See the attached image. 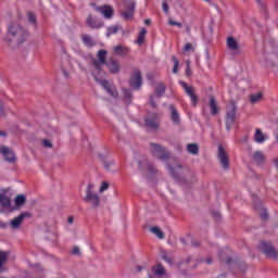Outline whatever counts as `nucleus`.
<instances>
[{
    "label": "nucleus",
    "instance_id": "20e7f679",
    "mask_svg": "<svg viewBox=\"0 0 278 278\" xmlns=\"http://www.w3.org/2000/svg\"><path fill=\"white\" fill-rule=\"evenodd\" d=\"M93 190H94V185L89 184L86 190L85 201L86 203H89V205L93 207H99L101 203V199L99 198V194L93 192Z\"/></svg>",
    "mask_w": 278,
    "mask_h": 278
},
{
    "label": "nucleus",
    "instance_id": "3c124183",
    "mask_svg": "<svg viewBox=\"0 0 278 278\" xmlns=\"http://www.w3.org/2000/svg\"><path fill=\"white\" fill-rule=\"evenodd\" d=\"M168 25L176 26V25H177V22L174 21V20H169V21H168Z\"/></svg>",
    "mask_w": 278,
    "mask_h": 278
},
{
    "label": "nucleus",
    "instance_id": "4c0bfd02",
    "mask_svg": "<svg viewBox=\"0 0 278 278\" xmlns=\"http://www.w3.org/2000/svg\"><path fill=\"white\" fill-rule=\"evenodd\" d=\"M162 10H163V12H165L166 14H168L169 8H168V2H166V0H164V1L162 2Z\"/></svg>",
    "mask_w": 278,
    "mask_h": 278
},
{
    "label": "nucleus",
    "instance_id": "2f4dec72",
    "mask_svg": "<svg viewBox=\"0 0 278 278\" xmlns=\"http://www.w3.org/2000/svg\"><path fill=\"white\" fill-rule=\"evenodd\" d=\"M27 201V198L23 194L16 195L15 198V205L17 207H21V205H25V202Z\"/></svg>",
    "mask_w": 278,
    "mask_h": 278
},
{
    "label": "nucleus",
    "instance_id": "4be33fe9",
    "mask_svg": "<svg viewBox=\"0 0 278 278\" xmlns=\"http://www.w3.org/2000/svg\"><path fill=\"white\" fill-rule=\"evenodd\" d=\"M113 51L116 55L125 56V55H127V53H129V48H127L125 46H115L113 48Z\"/></svg>",
    "mask_w": 278,
    "mask_h": 278
},
{
    "label": "nucleus",
    "instance_id": "423d86ee",
    "mask_svg": "<svg viewBox=\"0 0 278 278\" xmlns=\"http://www.w3.org/2000/svg\"><path fill=\"white\" fill-rule=\"evenodd\" d=\"M217 160L224 170H229V152L223 146L217 148Z\"/></svg>",
    "mask_w": 278,
    "mask_h": 278
},
{
    "label": "nucleus",
    "instance_id": "e433bc0d",
    "mask_svg": "<svg viewBox=\"0 0 278 278\" xmlns=\"http://www.w3.org/2000/svg\"><path fill=\"white\" fill-rule=\"evenodd\" d=\"M173 61H174V68H173V73L177 74V70L179 68V61L177 60L176 56H172Z\"/></svg>",
    "mask_w": 278,
    "mask_h": 278
},
{
    "label": "nucleus",
    "instance_id": "39448f33",
    "mask_svg": "<svg viewBox=\"0 0 278 278\" xmlns=\"http://www.w3.org/2000/svg\"><path fill=\"white\" fill-rule=\"evenodd\" d=\"M236 103L230 102L226 110V129L227 131L231 130V127L236 124Z\"/></svg>",
    "mask_w": 278,
    "mask_h": 278
},
{
    "label": "nucleus",
    "instance_id": "e2e57ef3",
    "mask_svg": "<svg viewBox=\"0 0 278 278\" xmlns=\"http://www.w3.org/2000/svg\"><path fill=\"white\" fill-rule=\"evenodd\" d=\"M137 270L140 273V271H142V266H139L138 268H137Z\"/></svg>",
    "mask_w": 278,
    "mask_h": 278
},
{
    "label": "nucleus",
    "instance_id": "cd10ccee",
    "mask_svg": "<svg viewBox=\"0 0 278 278\" xmlns=\"http://www.w3.org/2000/svg\"><path fill=\"white\" fill-rule=\"evenodd\" d=\"M81 39L86 47H94V40H92V37H90V35H83Z\"/></svg>",
    "mask_w": 278,
    "mask_h": 278
},
{
    "label": "nucleus",
    "instance_id": "7c9ffc66",
    "mask_svg": "<svg viewBox=\"0 0 278 278\" xmlns=\"http://www.w3.org/2000/svg\"><path fill=\"white\" fill-rule=\"evenodd\" d=\"M118 29H121L119 25H113L108 28L106 36H114V34H118Z\"/></svg>",
    "mask_w": 278,
    "mask_h": 278
},
{
    "label": "nucleus",
    "instance_id": "412c9836",
    "mask_svg": "<svg viewBox=\"0 0 278 278\" xmlns=\"http://www.w3.org/2000/svg\"><path fill=\"white\" fill-rule=\"evenodd\" d=\"M267 138L264 136V132H262V129L257 128L254 134V141L257 142V144H262L263 142H266Z\"/></svg>",
    "mask_w": 278,
    "mask_h": 278
},
{
    "label": "nucleus",
    "instance_id": "b1692460",
    "mask_svg": "<svg viewBox=\"0 0 278 278\" xmlns=\"http://www.w3.org/2000/svg\"><path fill=\"white\" fill-rule=\"evenodd\" d=\"M210 109L213 116L218 114V105L216 104V99L213 96L210 97Z\"/></svg>",
    "mask_w": 278,
    "mask_h": 278
},
{
    "label": "nucleus",
    "instance_id": "c03bdc74",
    "mask_svg": "<svg viewBox=\"0 0 278 278\" xmlns=\"http://www.w3.org/2000/svg\"><path fill=\"white\" fill-rule=\"evenodd\" d=\"M162 258L167 262V264H173V258L172 257H168V255L166 254H163L162 255Z\"/></svg>",
    "mask_w": 278,
    "mask_h": 278
},
{
    "label": "nucleus",
    "instance_id": "69168bd1",
    "mask_svg": "<svg viewBox=\"0 0 278 278\" xmlns=\"http://www.w3.org/2000/svg\"><path fill=\"white\" fill-rule=\"evenodd\" d=\"M215 217L219 218V217H220V214L216 213V214H215Z\"/></svg>",
    "mask_w": 278,
    "mask_h": 278
},
{
    "label": "nucleus",
    "instance_id": "f3484780",
    "mask_svg": "<svg viewBox=\"0 0 278 278\" xmlns=\"http://www.w3.org/2000/svg\"><path fill=\"white\" fill-rule=\"evenodd\" d=\"M96 81H98L100 84V86H102V88H104V90H106V92H109V94H111V97H118V91L114 90V88H112V86H110V83H108V80H102V79H98L96 78Z\"/></svg>",
    "mask_w": 278,
    "mask_h": 278
},
{
    "label": "nucleus",
    "instance_id": "13d9d810",
    "mask_svg": "<svg viewBox=\"0 0 278 278\" xmlns=\"http://www.w3.org/2000/svg\"><path fill=\"white\" fill-rule=\"evenodd\" d=\"M192 247H199V242L193 241V242H192Z\"/></svg>",
    "mask_w": 278,
    "mask_h": 278
},
{
    "label": "nucleus",
    "instance_id": "a211bd4d",
    "mask_svg": "<svg viewBox=\"0 0 278 278\" xmlns=\"http://www.w3.org/2000/svg\"><path fill=\"white\" fill-rule=\"evenodd\" d=\"M170 110V121L174 125H180L181 124V117L179 116V112L175 108V105H169Z\"/></svg>",
    "mask_w": 278,
    "mask_h": 278
},
{
    "label": "nucleus",
    "instance_id": "0e129e2a",
    "mask_svg": "<svg viewBox=\"0 0 278 278\" xmlns=\"http://www.w3.org/2000/svg\"><path fill=\"white\" fill-rule=\"evenodd\" d=\"M180 242H182V244H186V240L185 239H180Z\"/></svg>",
    "mask_w": 278,
    "mask_h": 278
},
{
    "label": "nucleus",
    "instance_id": "4468645a",
    "mask_svg": "<svg viewBox=\"0 0 278 278\" xmlns=\"http://www.w3.org/2000/svg\"><path fill=\"white\" fill-rule=\"evenodd\" d=\"M25 218H31V214L27 213V212L26 213H22L17 217L12 219L11 220L12 229H18L21 227V224L23 223V220H25Z\"/></svg>",
    "mask_w": 278,
    "mask_h": 278
},
{
    "label": "nucleus",
    "instance_id": "aec40b11",
    "mask_svg": "<svg viewBox=\"0 0 278 278\" xmlns=\"http://www.w3.org/2000/svg\"><path fill=\"white\" fill-rule=\"evenodd\" d=\"M152 273L155 275V277H164V275H166V269L164 266H162V264H157L152 267Z\"/></svg>",
    "mask_w": 278,
    "mask_h": 278
},
{
    "label": "nucleus",
    "instance_id": "f03ea898",
    "mask_svg": "<svg viewBox=\"0 0 278 278\" xmlns=\"http://www.w3.org/2000/svg\"><path fill=\"white\" fill-rule=\"evenodd\" d=\"M150 152L153 155V157H157V160H162L163 162H165V160H168V157H170V152H168L166 148L157 143L150 144Z\"/></svg>",
    "mask_w": 278,
    "mask_h": 278
},
{
    "label": "nucleus",
    "instance_id": "1a4fd4ad",
    "mask_svg": "<svg viewBox=\"0 0 278 278\" xmlns=\"http://www.w3.org/2000/svg\"><path fill=\"white\" fill-rule=\"evenodd\" d=\"M179 85L184 88L186 94L189 96V99H191L192 105H197L199 103V97L194 94V87L188 86L184 80H180Z\"/></svg>",
    "mask_w": 278,
    "mask_h": 278
},
{
    "label": "nucleus",
    "instance_id": "bb28decb",
    "mask_svg": "<svg viewBox=\"0 0 278 278\" xmlns=\"http://www.w3.org/2000/svg\"><path fill=\"white\" fill-rule=\"evenodd\" d=\"M188 153H191V155H199V146L197 143H189L187 146Z\"/></svg>",
    "mask_w": 278,
    "mask_h": 278
},
{
    "label": "nucleus",
    "instance_id": "58836bf2",
    "mask_svg": "<svg viewBox=\"0 0 278 278\" xmlns=\"http://www.w3.org/2000/svg\"><path fill=\"white\" fill-rule=\"evenodd\" d=\"M108 188H110V184L108 182H102L101 187H100V192H105V190H108Z\"/></svg>",
    "mask_w": 278,
    "mask_h": 278
},
{
    "label": "nucleus",
    "instance_id": "37998d69",
    "mask_svg": "<svg viewBox=\"0 0 278 278\" xmlns=\"http://www.w3.org/2000/svg\"><path fill=\"white\" fill-rule=\"evenodd\" d=\"M73 255H81V251L79 250V247H74L72 250Z\"/></svg>",
    "mask_w": 278,
    "mask_h": 278
},
{
    "label": "nucleus",
    "instance_id": "393cba45",
    "mask_svg": "<svg viewBox=\"0 0 278 278\" xmlns=\"http://www.w3.org/2000/svg\"><path fill=\"white\" fill-rule=\"evenodd\" d=\"M164 92H166V85H164V83H160L157 85V87L155 88V97H157V99L164 97Z\"/></svg>",
    "mask_w": 278,
    "mask_h": 278
},
{
    "label": "nucleus",
    "instance_id": "864d4df0",
    "mask_svg": "<svg viewBox=\"0 0 278 278\" xmlns=\"http://www.w3.org/2000/svg\"><path fill=\"white\" fill-rule=\"evenodd\" d=\"M3 114V103L0 100V115Z\"/></svg>",
    "mask_w": 278,
    "mask_h": 278
},
{
    "label": "nucleus",
    "instance_id": "de8ad7c7",
    "mask_svg": "<svg viewBox=\"0 0 278 278\" xmlns=\"http://www.w3.org/2000/svg\"><path fill=\"white\" fill-rule=\"evenodd\" d=\"M167 169L169 170V173L174 176L177 177V174L175 173V170L173 169V166L168 165Z\"/></svg>",
    "mask_w": 278,
    "mask_h": 278
},
{
    "label": "nucleus",
    "instance_id": "2eb2a0df",
    "mask_svg": "<svg viewBox=\"0 0 278 278\" xmlns=\"http://www.w3.org/2000/svg\"><path fill=\"white\" fill-rule=\"evenodd\" d=\"M108 55V51L105 50H99L98 51V61H93V66L97 71H101V64H108L105 62V56Z\"/></svg>",
    "mask_w": 278,
    "mask_h": 278
},
{
    "label": "nucleus",
    "instance_id": "c9c22d12",
    "mask_svg": "<svg viewBox=\"0 0 278 278\" xmlns=\"http://www.w3.org/2000/svg\"><path fill=\"white\" fill-rule=\"evenodd\" d=\"M27 18L29 23H31L33 25H36V15L33 12L27 13Z\"/></svg>",
    "mask_w": 278,
    "mask_h": 278
},
{
    "label": "nucleus",
    "instance_id": "72a5a7b5",
    "mask_svg": "<svg viewBox=\"0 0 278 278\" xmlns=\"http://www.w3.org/2000/svg\"><path fill=\"white\" fill-rule=\"evenodd\" d=\"M262 97H263L262 92L251 94L250 101H251V103H257V102L262 101Z\"/></svg>",
    "mask_w": 278,
    "mask_h": 278
},
{
    "label": "nucleus",
    "instance_id": "5701e85b",
    "mask_svg": "<svg viewBox=\"0 0 278 278\" xmlns=\"http://www.w3.org/2000/svg\"><path fill=\"white\" fill-rule=\"evenodd\" d=\"M253 160L260 166L266 161V156H264V153L262 151H256L253 154Z\"/></svg>",
    "mask_w": 278,
    "mask_h": 278
},
{
    "label": "nucleus",
    "instance_id": "dca6fc26",
    "mask_svg": "<svg viewBox=\"0 0 278 278\" xmlns=\"http://www.w3.org/2000/svg\"><path fill=\"white\" fill-rule=\"evenodd\" d=\"M159 118H160V115H157V113H153L152 115H150L146 118V126L149 127L150 129H157V127H159L157 119Z\"/></svg>",
    "mask_w": 278,
    "mask_h": 278
},
{
    "label": "nucleus",
    "instance_id": "680f3d73",
    "mask_svg": "<svg viewBox=\"0 0 278 278\" xmlns=\"http://www.w3.org/2000/svg\"><path fill=\"white\" fill-rule=\"evenodd\" d=\"M0 136H5V131L0 130Z\"/></svg>",
    "mask_w": 278,
    "mask_h": 278
},
{
    "label": "nucleus",
    "instance_id": "603ef678",
    "mask_svg": "<svg viewBox=\"0 0 278 278\" xmlns=\"http://www.w3.org/2000/svg\"><path fill=\"white\" fill-rule=\"evenodd\" d=\"M73 222H74L73 216H70V217L67 218V223H68V225H73Z\"/></svg>",
    "mask_w": 278,
    "mask_h": 278
},
{
    "label": "nucleus",
    "instance_id": "6e6552de",
    "mask_svg": "<svg viewBox=\"0 0 278 278\" xmlns=\"http://www.w3.org/2000/svg\"><path fill=\"white\" fill-rule=\"evenodd\" d=\"M261 251L266 254L267 257H271L273 260L278 258L277 250H275V247H273V243L262 241L260 244Z\"/></svg>",
    "mask_w": 278,
    "mask_h": 278
},
{
    "label": "nucleus",
    "instance_id": "a19ab883",
    "mask_svg": "<svg viewBox=\"0 0 278 278\" xmlns=\"http://www.w3.org/2000/svg\"><path fill=\"white\" fill-rule=\"evenodd\" d=\"M42 144H43V147H46V149H51V147H53V143H51V141H49L47 139H45L42 141Z\"/></svg>",
    "mask_w": 278,
    "mask_h": 278
},
{
    "label": "nucleus",
    "instance_id": "9b49d317",
    "mask_svg": "<svg viewBox=\"0 0 278 278\" xmlns=\"http://www.w3.org/2000/svg\"><path fill=\"white\" fill-rule=\"evenodd\" d=\"M0 153L3 155L4 160L10 164H14V162H16V154H14V151H12V149L2 146L0 147Z\"/></svg>",
    "mask_w": 278,
    "mask_h": 278
},
{
    "label": "nucleus",
    "instance_id": "49530a36",
    "mask_svg": "<svg viewBox=\"0 0 278 278\" xmlns=\"http://www.w3.org/2000/svg\"><path fill=\"white\" fill-rule=\"evenodd\" d=\"M150 104L152 108H157V104L155 103L154 96H150Z\"/></svg>",
    "mask_w": 278,
    "mask_h": 278
},
{
    "label": "nucleus",
    "instance_id": "9d476101",
    "mask_svg": "<svg viewBox=\"0 0 278 278\" xmlns=\"http://www.w3.org/2000/svg\"><path fill=\"white\" fill-rule=\"evenodd\" d=\"M142 86V73L139 70H136L130 76V87L135 90H139Z\"/></svg>",
    "mask_w": 278,
    "mask_h": 278
},
{
    "label": "nucleus",
    "instance_id": "6ab92c4d",
    "mask_svg": "<svg viewBox=\"0 0 278 278\" xmlns=\"http://www.w3.org/2000/svg\"><path fill=\"white\" fill-rule=\"evenodd\" d=\"M106 66L113 74H116L121 71V65L114 59L106 61Z\"/></svg>",
    "mask_w": 278,
    "mask_h": 278
},
{
    "label": "nucleus",
    "instance_id": "473e14b6",
    "mask_svg": "<svg viewBox=\"0 0 278 278\" xmlns=\"http://www.w3.org/2000/svg\"><path fill=\"white\" fill-rule=\"evenodd\" d=\"M151 231L154 236L159 237L160 240H164V232L160 229V227H152Z\"/></svg>",
    "mask_w": 278,
    "mask_h": 278
},
{
    "label": "nucleus",
    "instance_id": "ea45409f",
    "mask_svg": "<svg viewBox=\"0 0 278 278\" xmlns=\"http://www.w3.org/2000/svg\"><path fill=\"white\" fill-rule=\"evenodd\" d=\"M184 51L188 52V51H194V48L192 47V43H186L184 47Z\"/></svg>",
    "mask_w": 278,
    "mask_h": 278
},
{
    "label": "nucleus",
    "instance_id": "6e6d98bb",
    "mask_svg": "<svg viewBox=\"0 0 278 278\" xmlns=\"http://www.w3.org/2000/svg\"><path fill=\"white\" fill-rule=\"evenodd\" d=\"M63 75H64V77H68V72H66L65 70H63Z\"/></svg>",
    "mask_w": 278,
    "mask_h": 278
},
{
    "label": "nucleus",
    "instance_id": "a18cd8bd",
    "mask_svg": "<svg viewBox=\"0 0 278 278\" xmlns=\"http://www.w3.org/2000/svg\"><path fill=\"white\" fill-rule=\"evenodd\" d=\"M261 218H263V220H266L268 218V212L266 210L262 211Z\"/></svg>",
    "mask_w": 278,
    "mask_h": 278
},
{
    "label": "nucleus",
    "instance_id": "ddd939ff",
    "mask_svg": "<svg viewBox=\"0 0 278 278\" xmlns=\"http://www.w3.org/2000/svg\"><path fill=\"white\" fill-rule=\"evenodd\" d=\"M87 27H90V29H101L103 27V21L92 16V14H89L86 20Z\"/></svg>",
    "mask_w": 278,
    "mask_h": 278
},
{
    "label": "nucleus",
    "instance_id": "0eeeda50",
    "mask_svg": "<svg viewBox=\"0 0 278 278\" xmlns=\"http://www.w3.org/2000/svg\"><path fill=\"white\" fill-rule=\"evenodd\" d=\"M226 47L228 51L232 53V55H240V53L242 52V47L240 46V41H238V39H236V37L233 36H228L226 38Z\"/></svg>",
    "mask_w": 278,
    "mask_h": 278
},
{
    "label": "nucleus",
    "instance_id": "5fc2aeb1",
    "mask_svg": "<svg viewBox=\"0 0 278 278\" xmlns=\"http://www.w3.org/2000/svg\"><path fill=\"white\" fill-rule=\"evenodd\" d=\"M144 25H151V20L149 18L144 20Z\"/></svg>",
    "mask_w": 278,
    "mask_h": 278
},
{
    "label": "nucleus",
    "instance_id": "052dcab7",
    "mask_svg": "<svg viewBox=\"0 0 278 278\" xmlns=\"http://www.w3.org/2000/svg\"><path fill=\"white\" fill-rule=\"evenodd\" d=\"M206 264H212V258H207Z\"/></svg>",
    "mask_w": 278,
    "mask_h": 278
},
{
    "label": "nucleus",
    "instance_id": "c85d7f7f",
    "mask_svg": "<svg viewBox=\"0 0 278 278\" xmlns=\"http://www.w3.org/2000/svg\"><path fill=\"white\" fill-rule=\"evenodd\" d=\"M144 36H147V30H146V28H142L139 31L138 38L136 40V42H137V45H139V47L144 45Z\"/></svg>",
    "mask_w": 278,
    "mask_h": 278
},
{
    "label": "nucleus",
    "instance_id": "79ce46f5",
    "mask_svg": "<svg viewBox=\"0 0 278 278\" xmlns=\"http://www.w3.org/2000/svg\"><path fill=\"white\" fill-rule=\"evenodd\" d=\"M148 172L153 174V173H157V169L155 168L154 165L148 164Z\"/></svg>",
    "mask_w": 278,
    "mask_h": 278
},
{
    "label": "nucleus",
    "instance_id": "7ed1b4c3",
    "mask_svg": "<svg viewBox=\"0 0 278 278\" xmlns=\"http://www.w3.org/2000/svg\"><path fill=\"white\" fill-rule=\"evenodd\" d=\"M124 11H121V16L124 21H132L134 15L136 14V1L134 0H124Z\"/></svg>",
    "mask_w": 278,
    "mask_h": 278
},
{
    "label": "nucleus",
    "instance_id": "f257e3e1",
    "mask_svg": "<svg viewBox=\"0 0 278 278\" xmlns=\"http://www.w3.org/2000/svg\"><path fill=\"white\" fill-rule=\"evenodd\" d=\"M9 34H11V36H13V38L17 40V45H23V42L27 40V36H28L26 30L23 29V27H21L16 23H12L9 25Z\"/></svg>",
    "mask_w": 278,
    "mask_h": 278
},
{
    "label": "nucleus",
    "instance_id": "4d7b16f0",
    "mask_svg": "<svg viewBox=\"0 0 278 278\" xmlns=\"http://www.w3.org/2000/svg\"><path fill=\"white\" fill-rule=\"evenodd\" d=\"M187 75H190V65H187Z\"/></svg>",
    "mask_w": 278,
    "mask_h": 278
},
{
    "label": "nucleus",
    "instance_id": "f704fd0d",
    "mask_svg": "<svg viewBox=\"0 0 278 278\" xmlns=\"http://www.w3.org/2000/svg\"><path fill=\"white\" fill-rule=\"evenodd\" d=\"M123 96H124L126 103H131V90L123 89Z\"/></svg>",
    "mask_w": 278,
    "mask_h": 278
},
{
    "label": "nucleus",
    "instance_id": "8fccbe9b",
    "mask_svg": "<svg viewBox=\"0 0 278 278\" xmlns=\"http://www.w3.org/2000/svg\"><path fill=\"white\" fill-rule=\"evenodd\" d=\"M113 165H114L113 162H111V163L105 162L104 163V168H106V170H110V166H113Z\"/></svg>",
    "mask_w": 278,
    "mask_h": 278
},
{
    "label": "nucleus",
    "instance_id": "338daca9",
    "mask_svg": "<svg viewBox=\"0 0 278 278\" xmlns=\"http://www.w3.org/2000/svg\"><path fill=\"white\" fill-rule=\"evenodd\" d=\"M203 1H205V3H210V1H212V0H203Z\"/></svg>",
    "mask_w": 278,
    "mask_h": 278
},
{
    "label": "nucleus",
    "instance_id": "f8f14e48",
    "mask_svg": "<svg viewBox=\"0 0 278 278\" xmlns=\"http://www.w3.org/2000/svg\"><path fill=\"white\" fill-rule=\"evenodd\" d=\"M96 12H99L100 14H102V16H104V18H108V20L114 16V8H112V5L110 4L96 7Z\"/></svg>",
    "mask_w": 278,
    "mask_h": 278
},
{
    "label": "nucleus",
    "instance_id": "bf43d9fd",
    "mask_svg": "<svg viewBox=\"0 0 278 278\" xmlns=\"http://www.w3.org/2000/svg\"><path fill=\"white\" fill-rule=\"evenodd\" d=\"M176 27H182V24L179 22H176Z\"/></svg>",
    "mask_w": 278,
    "mask_h": 278
},
{
    "label": "nucleus",
    "instance_id": "c756f323",
    "mask_svg": "<svg viewBox=\"0 0 278 278\" xmlns=\"http://www.w3.org/2000/svg\"><path fill=\"white\" fill-rule=\"evenodd\" d=\"M8 262V253L0 251V273H3L5 269L3 268V264Z\"/></svg>",
    "mask_w": 278,
    "mask_h": 278
},
{
    "label": "nucleus",
    "instance_id": "a878e982",
    "mask_svg": "<svg viewBox=\"0 0 278 278\" xmlns=\"http://www.w3.org/2000/svg\"><path fill=\"white\" fill-rule=\"evenodd\" d=\"M0 205L1 207H10V205H12V201L8 195L0 193Z\"/></svg>",
    "mask_w": 278,
    "mask_h": 278
},
{
    "label": "nucleus",
    "instance_id": "09e8293b",
    "mask_svg": "<svg viewBox=\"0 0 278 278\" xmlns=\"http://www.w3.org/2000/svg\"><path fill=\"white\" fill-rule=\"evenodd\" d=\"M255 2H256L258 5H261V8H263V10H264V8H266V5L264 4V0H255Z\"/></svg>",
    "mask_w": 278,
    "mask_h": 278
}]
</instances>
